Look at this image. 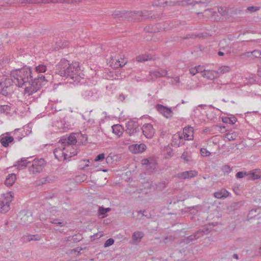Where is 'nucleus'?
<instances>
[{"instance_id": "1", "label": "nucleus", "mask_w": 261, "mask_h": 261, "mask_svg": "<svg viewBox=\"0 0 261 261\" xmlns=\"http://www.w3.org/2000/svg\"><path fill=\"white\" fill-rule=\"evenodd\" d=\"M79 64L78 62L70 64L68 61L62 59L58 65L59 73L61 76L65 77L66 79L69 78L70 80H73L75 72L80 71L81 70Z\"/></svg>"}, {"instance_id": "2", "label": "nucleus", "mask_w": 261, "mask_h": 261, "mask_svg": "<svg viewBox=\"0 0 261 261\" xmlns=\"http://www.w3.org/2000/svg\"><path fill=\"white\" fill-rule=\"evenodd\" d=\"M77 154V151L72 146L69 145H63L56 148L54 150L55 158L59 161H64Z\"/></svg>"}, {"instance_id": "3", "label": "nucleus", "mask_w": 261, "mask_h": 261, "mask_svg": "<svg viewBox=\"0 0 261 261\" xmlns=\"http://www.w3.org/2000/svg\"><path fill=\"white\" fill-rule=\"evenodd\" d=\"M31 74L30 67L24 66L20 69L13 70L11 71L10 77L11 80H16L17 82H30Z\"/></svg>"}, {"instance_id": "4", "label": "nucleus", "mask_w": 261, "mask_h": 261, "mask_svg": "<svg viewBox=\"0 0 261 261\" xmlns=\"http://www.w3.org/2000/svg\"><path fill=\"white\" fill-rule=\"evenodd\" d=\"M82 138V141L79 142V145H83L86 143L87 137L86 136L81 133L71 134L68 137H63L61 141L63 145H69L72 146L75 145L77 142V139Z\"/></svg>"}, {"instance_id": "5", "label": "nucleus", "mask_w": 261, "mask_h": 261, "mask_svg": "<svg viewBox=\"0 0 261 261\" xmlns=\"http://www.w3.org/2000/svg\"><path fill=\"white\" fill-rule=\"evenodd\" d=\"M13 199L11 192L2 194L0 196V213H6L10 210V203Z\"/></svg>"}, {"instance_id": "6", "label": "nucleus", "mask_w": 261, "mask_h": 261, "mask_svg": "<svg viewBox=\"0 0 261 261\" xmlns=\"http://www.w3.org/2000/svg\"><path fill=\"white\" fill-rule=\"evenodd\" d=\"M31 76L32 77L30 78V82H37L39 80L43 81V82H48L50 79L51 76L50 74H46L42 75L40 73H37L35 71H32L31 70Z\"/></svg>"}, {"instance_id": "7", "label": "nucleus", "mask_w": 261, "mask_h": 261, "mask_svg": "<svg viewBox=\"0 0 261 261\" xmlns=\"http://www.w3.org/2000/svg\"><path fill=\"white\" fill-rule=\"evenodd\" d=\"M142 129L143 135L146 138H152L155 134V130L151 124H145Z\"/></svg>"}, {"instance_id": "8", "label": "nucleus", "mask_w": 261, "mask_h": 261, "mask_svg": "<svg viewBox=\"0 0 261 261\" xmlns=\"http://www.w3.org/2000/svg\"><path fill=\"white\" fill-rule=\"evenodd\" d=\"M73 0H30L28 2L30 4H48V3H65L69 4L73 3Z\"/></svg>"}, {"instance_id": "9", "label": "nucleus", "mask_w": 261, "mask_h": 261, "mask_svg": "<svg viewBox=\"0 0 261 261\" xmlns=\"http://www.w3.org/2000/svg\"><path fill=\"white\" fill-rule=\"evenodd\" d=\"M184 139L181 133H177L173 135L171 145L175 147H179L184 144Z\"/></svg>"}, {"instance_id": "10", "label": "nucleus", "mask_w": 261, "mask_h": 261, "mask_svg": "<svg viewBox=\"0 0 261 261\" xmlns=\"http://www.w3.org/2000/svg\"><path fill=\"white\" fill-rule=\"evenodd\" d=\"M45 165V161L42 159L35 160L32 164L33 171L39 172Z\"/></svg>"}, {"instance_id": "11", "label": "nucleus", "mask_w": 261, "mask_h": 261, "mask_svg": "<svg viewBox=\"0 0 261 261\" xmlns=\"http://www.w3.org/2000/svg\"><path fill=\"white\" fill-rule=\"evenodd\" d=\"M146 148V145L144 143L136 144L129 146V150L133 153H139L144 151Z\"/></svg>"}, {"instance_id": "12", "label": "nucleus", "mask_w": 261, "mask_h": 261, "mask_svg": "<svg viewBox=\"0 0 261 261\" xmlns=\"http://www.w3.org/2000/svg\"><path fill=\"white\" fill-rule=\"evenodd\" d=\"M181 134L185 140H192L194 138V129L192 127H185Z\"/></svg>"}, {"instance_id": "13", "label": "nucleus", "mask_w": 261, "mask_h": 261, "mask_svg": "<svg viewBox=\"0 0 261 261\" xmlns=\"http://www.w3.org/2000/svg\"><path fill=\"white\" fill-rule=\"evenodd\" d=\"M141 11H127V19L129 20L141 21Z\"/></svg>"}, {"instance_id": "14", "label": "nucleus", "mask_w": 261, "mask_h": 261, "mask_svg": "<svg viewBox=\"0 0 261 261\" xmlns=\"http://www.w3.org/2000/svg\"><path fill=\"white\" fill-rule=\"evenodd\" d=\"M198 173L195 170L186 171L178 174V176L180 178L187 179L195 177Z\"/></svg>"}, {"instance_id": "15", "label": "nucleus", "mask_w": 261, "mask_h": 261, "mask_svg": "<svg viewBox=\"0 0 261 261\" xmlns=\"http://www.w3.org/2000/svg\"><path fill=\"white\" fill-rule=\"evenodd\" d=\"M10 83H0V92L2 94L7 96L11 91Z\"/></svg>"}, {"instance_id": "16", "label": "nucleus", "mask_w": 261, "mask_h": 261, "mask_svg": "<svg viewBox=\"0 0 261 261\" xmlns=\"http://www.w3.org/2000/svg\"><path fill=\"white\" fill-rule=\"evenodd\" d=\"M167 74L166 70H161L160 71H153L150 72V80L154 81L158 77L165 76Z\"/></svg>"}, {"instance_id": "17", "label": "nucleus", "mask_w": 261, "mask_h": 261, "mask_svg": "<svg viewBox=\"0 0 261 261\" xmlns=\"http://www.w3.org/2000/svg\"><path fill=\"white\" fill-rule=\"evenodd\" d=\"M212 0H187L186 5L195 6L196 5H204L205 7L211 3Z\"/></svg>"}, {"instance_id": "18", "label": "nucleus", "mask_w": 261, "mask_h": 261, "mask_svg": "<svg viewBox=\"0 0 261 261\" xmlns=\"http://www.w3.org/2000/svg\"><path fill=\"white\" fill-rule=\"evenodd\" d=\"M157 110L166 118L171 117L172 116V111L171 109L166 108L162 105L156 106Z\"/></svg>"}, {"instance_id": "19", "label": "nucleus", "mask_w": 261, "mask_h": 261, "mask_svg": "<svg viewBox=\"0 0 261 261\" xmlns=\"http://www.w3.org/2000/svg\"><path fill=\"white\" fill-rule=\"evenodd\" d=\"M249 219L254 218L256 220L261 219V207H258L254 210H252L250 211L248 214Z\"/></svg>"}, {"instance_id": "20", "label": "nucleus", "mask_w": 261, "mask_h": 261, "mask_svg": "<svg viewBox=\"0 0 261 261\" xmlns=\"http://www.w3.org/2000/svg\"><path fill=\"white\" fill-rule=\"evenodd\" d=\"M201 76H203L208 80H214L218 77L216 70H206L203 73H202Z\"/></svg>"}, {"instance_id": "21", "label": "nucleus", "mask_w": 261, "mask_h": 261, "mask_svg": "<svg viewBox=\"0 0 261 261\" xmlns=\"http://www.w3.org/2000/svg\"><path fill=\"white\" fill-rule=\"evenodd\" d=\"M137 125L133 121H129L126 124V132L130 135H133L137 131Z\"/></svg>"}, {"instance_id": "22", "label": "nucleus", "mask_w": 261, "mask_h": 261, "mask_svg": "<svg viewBox=\"0 0 261 261\" xmlns=\"http://www.w3.org/2000/svg\"><path fill=\"white\" fill-rule=\"evenodd\" d=\"M112 16L114 18L119 19H127V11H115L112 14Z\"/></svg>"}, {"instance_id": "23", "label": "nucleus", "mask_w": 261, "mask_h": 261, "mask_svg": "<svg viewBox=\"0 0 261 261\" xmlns=\"http://www.w3.org/2000/svg\"><path fill=\"white\" fill-rule=\"evenodd\" d=\"M39 89L37 83H32L29 86L25 89V93L29 95H31L33 93L37 92Z\"/></svg>"}, {"instance_id": "24", "label": "nucleus", "mask_w": 261, "mask_h": 261, "mask_svg": "<svg viewBox=\"0 0 261 261\" xmlns=\"http://www.w3.org/2000/svg\"><path fill=\"white\" fill-rule=\"evenodd\" d=\"M205 68L204 66L199 65L190 69V73L192 75H195L196 73H200L201 75L205 71Z\"/></svg>"}, {"instance_id": "25", "label": "nucleus", "mask_w": 261, "mask_h": 261, "mask_svg": "<svg viewBox=\"0 0 261 261\" xmlns=\"http://www.w3.org/2000/svg\"><path fill=\"white\" fill-rule=\"evenodd\" d=\"M141 16V21L143 20H147V19H154L156 18V16L151 14V12L147 11H141L140 14Z\"/></svg>"}, {"instance_id": "26", "label": "nucleus", "mask_w": 261, "mask_h": 261, "mask_svg": "<svg viewBox=\"0 0 261 261\" xmlns=\"http://www.w3.org/2000/svg\"><path fill=\"white\" fill-rule=\"evenodd\" d=\"M249 179H256L261 177V170L255 169L248 172Z\"/></svg>"}, {"instance_id": "27", "label": "nucleus", "mask_w": 261, "mask_h": 261, "mask_svg": "<svg viewBox=\"0 0 261 261\" xmlns=\"http://www.w3.org/2000/svg\"><path fill=\"white\" fill-rule=\"evenodd\" d=\"M16 179V175L14 173L9 174L5 181V184L7 186H11L15 182Z\"/></svg>"}, {"instance_id": "28", "label": "nucleus", "mask_w": 261, "mask_h": 261, "mask_svg": "<svg viewBox=\"0 0 261 261\" xmlns=\"http://www.w3.org/2000/svg\"><path fill=\"white\" fill-rule=\"evenodd\" d=\"M113 133L118 137H120L123 134V128L119 124H115L112 126Z\"/></svg>"}, {"instance_id": "29", "label": "nucleus", "mask_w": 261, "mask_h": 261, "mask_svg": "<svg viewBox=\"0 0 261 261\" xmlns=\"http://www.w3.org/2000/svg\"><path fill=\"white\" fill-rule=\"evenodd\" d=\"M13 140L14 139L11 136H5L1 138L0 142L3 146L7 147L9 143L12 142Z\"/></svg>"}, {"instance_id": "30", "label": "nucleus", "mask_w": 261, "mask_h": 261, "mask_svg": "<svg viewBox=\"0 0 261 261\" xmlns=\"http://www.w3.org/2000/svg\"><path fill=\"white\" fill-rule=\"evenodd\" d=\"M229 195V193L225 189H221L215 193L214 196L217 198H226Z\"/></svg>"}, {"instance_id": "31", "label": "nucleus", "mask_w": 261, "mask_h": 261, "mask_svg": "<svg viewBox=\"0 0 261 261\" xmlns=\"http://www.w3.org/2000/svg\"><path fill=\"white\" fill-rule=\"evenodd\" d=\"M152 57L149 55H139L136 57V60L138 62H145L148 60H152Z\"/></svg>"}, {"instance_id": "32", "label": "nucleus", "mask_w": 261, "mask_h": 261, "mask_svg": "<svg viewBox=\"0 0 261 261\" xmlns=\"http://www.w3.org/2000/svg\"><path fill=\"white\" fill-rule=\"evenodd\" d=\"M230 71V67L229 66H222L220 67L218 70L216 71L217 76L219 77L220 75L223 74Z\"/></svg>"}, {"instance_id": "33", "label": "nucleus", "mask_w": 261, "mask_h": 261, "mask_svg": "<svg viewBox=\"0 0 261 261\" xmlns=\"http://www.w3.org/2000/svg\"><path fill=\"white\" fill-rule=\"evenodd\" d=\"M181 3L186 4V1L184 0H166L167 6L179 5Z\"/></svg>"}, {"instance_id": "34", "label": "nucleus", "mask_w": 261, "mask_h": 261, "mask_svg": "<svg viewBox=\"0 0 261 261\" xmlns=\"http://www.w3.org/2000/svg\"><path fill=\"white\" fill-rule=\"evenodd\" d=\"M35 71L36 73L41 74L46 71V67L43 64H40L35 67Z\"/></svg>"}, {"instance_id": "35", "label": "nucleus", "mask_w": 261, "mask_h": 261, "mask_svg": "<svg viewBox=\"0 0 261 261\" xmlns=\"http://www.w3.org/2000/svg\"><path fill=\"white\" fill-rule=\"evenodd\" d=\"M11 109L10 106L8 105H3L0 107L1 113L6 114V115H8L10 114Z\"/></svg>"}, {"instance_id": "36", "label": "nucleus", "mask_w": 261, "mask_h": 261, "mask_svg": "<svg viewBox=\"0 0 261 261\" xmlns=\"http://www.w3.org/2000/svg\"><path fill=\"white\" fill-rule=\"evenodd\" d=\"M144 30L148 33H155L159 31L158 29L155 25H149L144 28Z\"/></svg>"}, {"instance_id": "37", "label": "nucleus", "mask_w": 261, "mask_h": 261, "mask_svg": "<svg viewBox=\"0 0 261 261\" xmlns=\"http://www.w3.org/2000/svg\"><path fill=\"white\" fill-rule=\"evenodd\" d=\"M204 36H205V35L203 33L198 34H190L187 35L186 36L184 37V39H190V38L195 39L197 37L201 38V37H203Z\"/></svg>"}, {"instance_id": "38", "label": "nucleus", "mask_w": 261, "mask_h": 261, "mask_svg": "<svg viewBox=\"0 0 261 261\" xmlns=\"http://www.w3.org/2000/svg\"><path fill=\"white\" fill-rule=\"evenodd\" d=\"M79 71L75 72V74L73 76L74 82H80L81 80L84 79V74L82 73H78Z\"/></svg>"}, {"instance_id": "39", "label": "nucleus", "mask_w": 261, "mask_h": 261, "mask_svg": "<svg viewBox=\"0 0 261 261\" xmlns=\"http://www.w3.org/2000/svg\"><path fill=\"white\" fill-rule=\"evenodd\" d=\"M120 59H115V63L111 62V60H109V64H110V66H111L113 68H117L120 67L121 63H119Z\"/></svg>"}, {"instance_id": "40", "label": "nucleus", "mask_w": 261, "mask_h": 261, "mask_svg": "<svg viewBox=\"0 0 261 261\" xmlns=\"http://www.w3.org/2000/svg\"><path fill=\"white\" fill-rule=\"evenodd\" d=\"M154 6L165 7L167 6L166 0H157L153 3Z\"/></svg>"}, {"instance_id": "41", "label": "nucleus", "mask_w": 261, "mask_h": 261, "mask_svg": "<svg viewBox=\"0 0 261 261\" xmlns=\"http://www.w3.org/2000/svg\"><path fill=\"white\" fill-rule=\"evenodd\" d=\"M29 163L30 162L25 159L21 160L18 162L17 166L19 169L22 168L23 167H26Z\"/></svg>"}, {"instance_id": "42", "label": "nucleus", "mask_w": 261, "mask_h": 261, "mask_svg": "<svg viewBox=\"0 0 261 261\" xmlns=\"http://www.w3.org/2000/svg\"><path fill=\"white\" fill-rule=\"evenodd\" d=\"M222 121L224 123L234 124L236 122L237 120L235 118L224 117L222 118Z\"/></svg>"}, {"instance_id": "43", "label": "nucleus", "mask_w": 261, "mask_h": 261, "mask_svg": "<svg viewBox=\"0 0 261 261\" xmlns=\"http://www.w3.org/2000/svg\"><path fill=\"white\" fill-rule=\"evenodd\" d=\"M143 236V232L141 231L135 232L133 235L134 240L137 241L140 240Z\"/></svg>"}, {"instance_id": "44", "label": "nucleus", "mask_w": 261, "mask_h": 261, "mask_svg": "<svg viewBox=\"0 0 261 261\" xmlns=\"http://www.w3.org/2000/svg\"><path fill=\"white\" fill-rule=\"evenodd\" d=\"M237 137V134L236 133H228L226 135L225 138L228 140L231 141L234 140Z\"/></svg>"}, {"instance_id": "45", "label": "nucleus", "mask_w": 261, "mask_h": 261, "mask_svg": "<svg viewBox=\"0 0 261 261\" xmlns=\"http://www.w3.org/2000/svg\"><path fill=\"white\" fill-rule=\"evenodd\" d=\"M221 170L224 174H228L231 172V169L229 166L224 165L222 167Z\"/></svg>"}, {"instance_id": "46", "label": "nucleus", "mask_w": 261, "mask_h": 261, "mask_svg": "<svg viewBox=\"0 0 261 261\" xmlns=\"http://www.w3.org/2000/svg\"><path fill=\"white\" fill-rule=\"evenodd\" d=\"M200 152L201 155L203 156H208L211 154V152L204 148L201 149Z\"/></svg>"}, {"instance_id": "47", "label": "nucleus", "mask_w": 261, "mask_h": 261, "mask_svg": "<svg viewBox=\"0 0 261 261\" xmlns=\"http://www.w3.org/2000/svg\"><path fill=\"white\" fill-rule=\"evenodd\" d=\"M248 173L244 171L239 172L236 174V177L238 178H243L245 176H248Z\"/></svg>"}, {"instance_id": "48", "label": "nucleus", "mask_w": 261, "mask_h": 261, "mask_svg": "<svg viewBox=\"0 0 261 261\" xmlns=\"http://www.w3.org/2000/svg\"><path fill=\"white\" fill-rule=\"evenodd\" d=\"M110 211V208H104L101 207L99 210V215H102L103 217H104L105 215L107 212H109Z\"/></svg>"}, {"instance_id": "49", "label": "nucleus", "mask_w": 261, "mask_h": 261, "mask_svg": "<svg viewBox=\"0 0 261 261\" xmlns=\"http://www.w3.org/2000/svg\"><path fill=\"white\" fill-rule=\"evenodd\" d=\"M218 11L222 16H226L227 15V12L224 8H218Z\"/></svg>"}, {"instance_id": "50", "label": "nucleus", "mask_w": 261, "mask_h": 261, "mask_svg": "<svg viewBox=\"0 0 261 261\" xmlns=\"http://www.w3.org/2000/svg\"><path fill=\"white\" fill-rule=\"evenodd\" d=\"M105 158V154L104 153H100L97 155V156L94 159V161H103Z\"/></svg>"}, {"instance_id": "51", "label": "nucleus", "mask_w": 261, "mask_h": 261, "mask_svg": "<svg viewBox=\"0 0 261 261\" xmlns=\"http://www.w3.org/2000/svg\"><path fill=\"white\" fill-rule=\"evenodd\" d=\"M260 9L259 7H256V6H250L248 7L247 9V10L251 12H256Z\"/></svg>"}, {"instance_id": "52", "label": "nucleus", "mask_w": 261, "mask_h": 261, "mask_svg": "<svg viewBox=\"0 0 261 261\" xmlns=\"http://www.w3.org/2000/svg\"><path fill=\"white\" fill-rule=\"evenodd\" d=\"M250 53L253 56H254L255 58H261V52L258 50H255L251 52Z\"/></svg>"}, {"instance_id": "53", "label": "nucleus", "mask_w": 261, "mask_h": 261, "mask_svg": "<svg viewBox=\"0 0 261 261\" xmlns=\"http://www.w3.org/2000/svg\"><path fill=\"white\" fill-rule=\"evenodd\" d=\"M114 241L113 239H109L105 242V247L110 246L114 244Z\"/></svg>"}, {"instance_id": "54", "label": "nucleus", "mask_w": 261, "mask_h": 261, "mask_svg": "<svg viewBox=\"0 0 261 261\" xmlns=\"http://www.w3.org/2000/svg\"><path fill=\"white\" fill-rule=\"evenodd\" d=\"M164 151H166L168 153L167 155L166 156V158H168V157H170L172 155V149H171L170 147H167L165 149V150H164Z\"/></svg>"}, {"instance_id": "55", "label": "nucleus", "mask_w": 261, "mask_h": 261, "mask_svg": "<svg viewBox=\"0 0 261 261\" xmlns=\"http://www.w3.org/2000/svg\"><path fill=\"white\" fill-rule=\"evenodd\" d=\"M81 250H82V249H81V248H76L75 249H74V250H71V254H73V253H74V254H75L77 255V254H78V253H80V251H81Z\"/></svg>"}, {"instance_id": "56", "label": "nucleus", "mask_w": 261, "mask_h": 261, "mask_svg": "<svg viewBox=\"0 0 261 261\" xmlns=\"http://www.w3.org/2000/svg\"><path fill=\"white\" fill-rule=\"evenodd\" d=\"M126 62V61H125L124 59L121 58L119 62V63H121L120 67H123L125 65Z\"/></svg>"}, {"instance_id": "57", "label": "nucleus", "mask_w": 261, "mask_h": 261, "mask_svg": "<svg viewBox=\"0 0 261 261\" xmlns=\"http://www.w3.org/2000/svg\"><path fill=\"white\" fill-rule=\"evenodd\" d=\"M223 49L226 54H230L231 53L230 48L229 46L224 47Z\"/></svg>"}, {"instance_id": "58", "label": "nucleus", "mask_w": 261, "mask_h": 261, "mask_svg": "<svg viewBox=\"0 0 261 261\" xmlns=\"http://www.w3.org/2000/svg\"><path fill=\"white\" fill-rule=\"evenodd\" d=\"M149 163V161L148 159H144L142 161V164L143 165H147Z\"/></svg>"}, {"instance_id": "59", "label": "nucleus", "mask_w": 261, "mask_h": 261, "mask_svg": "<svg viewBox=\"0 0 261 261\" xmlns=\"http://www.w3.org/2000/svg\"><path fill=\"white\" fill-rule=\"evenodd\" d=\"M58 45L59 46V48H61L65 47L66 45H64L63 43L61 44V42H58Z\"/></svg>"}, {"instance_id": "60", "label": "nucleus", "mask_w": 261, "mask_h": 261, "mask_svg": "<svg viewBox=\"0 0 261 261\" xmlns=\"http://www.w3.org/2000/svg\"><path fill=\"white\" fill-rule=\"evenodd\" d=\"M257 75L261 77V67H259L257 71Z\"/></svg>"}, {"instance_id": "61", "label": "nucleus", "mask_w": 261, "mask_h": 261, "mask_svg": "<svg viewBox=\"0 0 261 261\" xmlns=\"http://www.w3.org/2000/svg\"><path fill=\"white\" fill-rule=\"evenodd\" d=\"M115 59H117L115 57H114L113 56H111L109 60H111V62L115 63Z\"/></svg>"}, {"instance_id": "62", "label": "nucleus", "mask_w": 261, "mask_h": 261, "mask_svg": "<svg viewBox=\"0 0 261 261\" xmlns=\"http://www.w3.org/2000/svg\"><path fill=\"white\" fill-rule=\"evenodd\" d=\"M218 55L220 56H223L224 55V53L223 51H219L218 53Z\"/></svg>"}, {"instance_id": "63", "label": "nucleus", "mask_w": 261, "mask_h": 261, "mask_svg": "<svg viewBox=\"0 0 261 261\" xmlns=\"http://www.w3.org/2000/svg\"><path fill=\"white\" fill-rule=\"evenodd\" d=\"M53 223H56V224H60L61 226H62V224H63V222H57V220L56 221H54Z\"/></svg>"}, {"instance_id": "64", "label": "nucleus", "mask_w": 261, "mask_h": 261, "mask_svg": "<svg viewBox=\"0 0 261 261\" xmlns=\"http://www.w3.org/2000/svg\"><path fill=\"white\" fill-rule=\"evenodd\" d=\"M83 0H73V3H71L70 4L74 3H80Z\"/></svg>"}]
</instances>
